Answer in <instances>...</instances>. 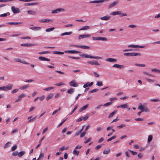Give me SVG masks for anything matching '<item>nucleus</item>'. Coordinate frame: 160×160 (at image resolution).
I'll use <instances>...</instances> for the list:
<instances>
[{
  "instance_id": "nucleus-5",
  "label": "nucleus",
  "mask_w": 160,
  "mask_h": 160,
  "mask_svg": "<svg viewBox=\"0 0 160 160\" xmlns=\"http://www.w3.org/2000/svg\"><path fill=\"white\" fill-rule=\"evenodd\" d=\"M12 11L14 13H19L20 11L19 8H16L14 6H12L11 8Z\"/></svg>"
},
{
  "instance_id": "nucleus-32",
  "label": "nucleus",
  "mask_w": 160,
  "mask_h": 160,
  "mask_svg": "<svg viewBox=\"0 0 160 160\" xmlns=\"http://www.w3.org/2000/svg\"><path fill=\"white\" fill-rule=\"evenodd\" d=\"M25 153V152L24 151H21L18 153V156L19 157H21Z\"/></svg>"
},
{
  "instance_id": "nucleus-58",
  "label": "nucleus",
  "mask_w": 160,
  "mask_h": 160,
  "mask_svg": "<svg viewBox=\"0 0 160 160\" xmlns=\"http://www.w3.org/2000/svg\"><path fill=\"white\" fill-rule=\"evenodd\" d=\"M17 148V146L16 145H14L11 148V150L12 151H15Z\"/></svg>"
},
{
  "instance_id": "nucleus-23",
  "label": "nucleus",
  "mask_w": 160,
  "mask_h": 160,
  "mask_svg": "<svg viewBox=\"0 0 160 160\" xmlns=\"http://www.w3.org/2000/svg\"><path fill=\"white\" fill-rule=\"evenodd\" d=\"M121 12L120 11L114 12L110 13L111 15H121Z\"/></svg>"
},
{
  "instance_id": "nucleus-41",
  "label": "nucleus",
  "mask_w": 160,
  "mask_h": 160,
  "mask_svg": "<svg viewBox=\"0 0 160 160\" xmlns=\"http://www.w3.org/2000/svg\"><path fill=\"white\" fill-rule=\"evenodd\" d=\"M10 15V13L8 12L4 14H2L0 15V17H5L8 15Z\"/></svg>"
},
{
  "instance_id": "nucleus-24",
  "label": "nucleus",
  "mask_w": 160,
  "mask_h": 160,
  "mask_svg": "<svg viewBox=\"0 0 160 160\" xmlns=\"http://www.w3.org/2000/svg\"><path fill=\"white\" fill-rule=\"evenodd\" d=\"M88 105L87 104L84 106L83 107L81 108L79 110V112H81L83 110L86 109L88 107Z\"/></svg>"
},
{
  "instance_id": "nucleus-63",
  "label": "nucleus",
  "mask_w": 160,
  "mask_h": 160,
  "mask_svg": "<svg viewBox=\"0 0 160 160\" xmlns=\"http://www.w3.org/2000/svg\"><path fill=\"white\" fill-rule=\"evenodd\" d=\"M18 152L17 151H15L12 153V155L14 156H16L17 155H18Z\"/></svg>"
},
{
  "instance_id": "nucleus-1",
  "label": "nucleus",
  "mask_w": 160,
  "mask_h": 160,
  "mask_svg": "<svg viewBox=\"0 0 160 160\" xmlns=\"http://www.w3.org/2000/svg\"><path fill=\"white\" fill-rule=\"evenodd\" d=\"M13 86V85L11 84H8L6 86L0 87V90L3 91H8L11 90Z\"/></svg>"
},
{
  "instance_id": "nucleus-62",
  "label": "nucleus",
  "mask_w": 160,
  "mask_h": 160,
  "mask_svg": "<svg viewBox=\"0 0 160 160\" xmlns=\"http://www.w3.org/2000/svg\"><path fill=\"white\" fill-rule=\"evenodd\" d=\"M69 58H71L72 59H79L80 58L79 57H74L72 56H68Z\"/></svg>"
},
{
  "instance_id": "nucleus-55",
  "label": "nucleus",
  "mask_w": 160,
  "mask_h": 160,
  "mask_svg": "<svg viewBox=\"0 0 160 160\" xmlns=\"http://www.w3.org/2000/svg\"><path fill=\"white\" fill-rule=\"evenodd\" d=\"M61 109V108H59L58 109L56 110L55 111H54L52 113V115H53L55 114H56L57 112H58V111H59Z\"/></svg>"
},
{
  "instance_id": "nucleus-37",
  "label": "nucleus",
  "mask_w": 160,
  "mask_h": 160,
  "mask_svg": "<svg viewBox=\"0 0 160 160\" xmlns=\"http://www.w3.org/2000/svg\"><path fill=\"white\" fill-rule=\"evenodd\" d=\"M29 87V86L28 84L25 85L21 87L20 88V89L22 90H24L26 89L28 87Z\"/></svg>"
},
{
  "instance_id": "nucleus-20",
  "label": "nucleus",
  "mask_w": 160,
  "mask_h": 160,
  "mask_svg": "<svg viewBox=\"0 0 160 160\" xmlns=\"http://www.w3.org/2000/svg\"><path fill=\"white\" fill-rule=\"evenodd\" d=\"M53 21V20L52 19H42L40 20L39 22H52Z\"/></svg>"
},
{
  "instance_id": "nucleus-61",
  "label": "nucleus",
  "mask_w": 160,
  "mask_h": 160,
  "mask_svg": "<svg viewBox=\"0 0 160 160\" xmlns=\"http://www.w3.org/2000/svg\"><path fill=\"white\" fill-rule=\"evenodd\" d=\"M150 101L151 102H159L160 101V100L157 99H151L150 100Z\"/></svg>"
},
{
  "instance_id": "nucleus-28",
  "label": "nucleus",
  "mask_w": 160,
  "mask_h": 160,
  "mask_svg": "<svg viewBox=\"0 0 160 160\" xmlns=\"http://www.w3.org/2000/svg\"><path fill=\"white\" fill-rule=\"evenodd\" d=\"M128 107V105L127 104L121 105L117 107V108H125Z\"/></svg>"
},
{
  "instance_id": "nucleus-13",
  "label": "nucleus",
  "mask_w": 160,
  "mask_h": 160,
  "mask_svg": "<svg viewBox=\"0 0 160 160\" xmlns=\"http://www.w3.org/2000/svg\"><path fill=\"white\" fill-rule=\"evenodd\" d=\"M64 52L68 53H78L80 52L79 51L75 50H67L65 51Z\"/></svg>"
},
{
  "instance_id": "nucleus-21",
  "label": "nucleus",
  "mask_w": 160,
  "mask_h": 160,
  "mask_svg": "<svg viewBox=\"0 0 160 160\" xmlns=\"http://www.w3.org/2000/svg\"><path fill=\"white\" fill-rule=\"evenodd\" d=\"M21 45L22 46H24L26 47H29L35 45L34 44L29 43L22 44Z\"/></svg>"
},
{
  "instance_id": "nucleus-60",
  "label": "nucleus",
  "mask_w": 160,
  "mask_h": 160,
  "mask_svg": "<svg viewBox=\"0 0 160 160\" xmlns=\"http://www.w3.org/2000/svg\"><path fill=\"white\" fill-rule=\"evenodd\" d=\"M85 58H92V56H91L89 55H88V54H86V55L85 56Z\"/></svg>"
},
{
  "instance_id": "nucleus-11",
  "label": "nucleus",
  "mask_w": 160,
  "mask_h": 160,
  "mask_svg": "<svg viewBox=\"0 0 160 160\" xmlns=\"http://www.w3.org/2000/svg\"><path fill=\"white\" fill-rule=\"evenodd\" d=\"M128 48H143L144 47V46H140L138 45H129L128 46Z\"/></svg>"
},
{
  "instance_id": "nucleus-15",
  "label": "nucleus",
  "mask_w": 160,
  "mask_h": 160,
  "mask_svg": "<svg viewBox=\"0 0 160 160\" xmlns=\"http://www.w3.org/2000/svg\"><path fill=\"white\" fill-rule=\"evenodd\" d=\"M106 61L110 62H115L117 61V60L116 59L112 58H108L106 59Z\"/></svg>"
},
{
  "instance_id": "nucleus-27",
  "label": "nucleus",
  "mask_w": 160,
  "mask_h": 160,
  "mask_svg": "<svg viewBox=\"0 0 160 160\" xmlns=\"http://www.w3.org/2000/svg\"><path fill=\"white\" fill-rule=\"evenodd\" d=\"M110 18V16H104L103 17H101L100 18V19L101 20H108V19H109Z\"/></svg>"
},
{
  "instance_id": "nucleus-26",
  "label": "nucleus",
  "mask_w": 160,
  "mask_h": 160,
  "mask_svg": "<svg viewBox=\"0 0 160 160\" xmlns=\"http://www.w3.org/2000/svg\"><path fill=\"white\" fill-rule=\"evenodd\" d=\"M27 12L28 14L30 15H34L36 14V12L32 10L28 11Z\"/></svg>"
},
{
  "instance_id": "nucleus-50",
  "label": "nucleus",
  "mask_w": 160,
  "mask_h": 160,
  "mask_svg": "<svg viewBox=\"0 0 160 160\" xmlns=\"http://www.w3.org/2000/svg\"><path fill=\"white\" fill-rule=\"evenodd\" d=\"M96 85L100 87L102 85V81H98L97 82Z\"/></svg>"
},
{
  "instance_id": "nucleus-47",
  "label": "nucleus",
  "mask_w": 160,
  "mask_h": 160,
  "mask_svg": "<svg viewBox=\"0 0 160 160\" xmlns=\"http://www.w3.org/2000/svg\"><path fill=\"white\" fill-rule=\"evenodd\" d=\"M80 48H82V49H89L90 47L89 46H83V45H80Z\"/></svg>"
},
{
  "instance_id": "nucleus-17",
  "label": "nucleus",
  "mask_w": 160,
  "mask_h": 160,
  "mask_svg": "<svg viewBox=\"0 0 160 160\" xmlns=\"http://www.w3.org/2000/svg\"><path fill=\"white\" fill-rule=\"evenodd\" d=\"M93 84V82H91L90 83H89V82H87L86 84H85L83 86V87L84 88H88V86H92Z\"/></svg>"
},
{
  "instance_id": "nucleus-33",
  "label": "nucleus",
  "mask_w": 160,
  "mask_h": 160,
  "mask_svg": "<svg viewBox=\"0 0 160 160\" xmlns=\"http://www.w3.org/2000/svg\"><path fill=\"white\" fill-rule=\"evenodd\" d=\"M41 28V27H32L30 28V29L33 30H38L39 29H40Z\"/></svg>"
},
{
  "instance_id": "nucleus-7",
  "label": "nucleus",
  "mask_w": 160,
  "mask_h": 160,
  "mask_svg": "<svg viewBox=\"0 0 160 160\" xmlns=\"http://www.w3.org/2000/svg\"><path fill=\"white\" fill-rule=\"evenodd\" d=\"M108 1V0H98L90 1V3H98L101 2H103L105 1Z\"/></svg>"
},
{
  "instance_id": "nucleus-31",
  "label": "nucleus",
  "mask_w": 160,
  "mask_h": 160,
  "mask_svg": "<svg viewBox=\"0 0 160 160\" xmlns=\"http://www.w3.org/2000/svg\"><path fill=\"white\" fill-rule=\"evenodd\" d=\"M72 33V32H65L62 33L61 34V36H63L64 35H70Z\"/></svg>"
},
{
  "instance_id": "nucleus-54",
  "label": "nucleus",
  "mask_w": 160,
  "mask_h": 160,
  "mask_svg": "<svg viewBox=\"0 0 160 160\" xmlns=\"http://www.w3.org/2000/svg\"><path fill=\"white\" fill-rule=\"evenodd\" d=\"M126 126V125H125V124H122V125H119V126H117V128H121L123 127H124Z\"/></svg>"
},
{
  "instance_id": "nucleus-22",
  "label": "nucleus",
  "mask_w": 160,
  "mask_h": 160,
  "mask_svg": "<svg viewBox=\"0 0 160 160\" xmlns=\"http://www.w3.org/2000/svg\"><path fill=\"white\" fill-rule=\"evenodd\" d=\"M141 54L140 53L136 52L130 53V56H141Z\"/></svg>"
},
{
  "instance_id": "nucleus-43",
  "label": "nucleus",
  "mask_w": 160,
  "mask_h": 160,
  "mask_svg": "<svg viewBox=\"0 0 160 160\" xmlns=\"http://www.w3.org/2000/svg\"><path fill=\"white\" fill-rule=\"evenodd\" d=\"M152 139V135H150L148 136V142H151Z\"/></svg>"
},
{
  "instance_id": "nucleus-48",
  "label": "nucleus",
  "mask_w": 160,
  "mask_h": 160,
  "mask_svg": "<svg viewBox=\"0 0 160 160\" xmlns=\"http://www.w3.org/2000/svg\"><path fill=\"white\" fill-rule=\"evenodd\" d=\"M50 52L49 51H42L41 52H39L38 54H46V53H50Z\"/></svg>"
},
{
  "instance_id": "nucleus-57",
  "label": "nucleus",
  "mask_w": 160,
  "mask_h": 160,
  "mask_svg": "<svg viewBox=\"0 0 160 160\" xmlns=\"http://www.w3.org/2000/svg\"><path fill=\"white\" fill-rule=\"evenodd\" d=\"M67 118L65 119L64 120H63V121H62L58 126V127H59L61 126L64 123V122L66 120Z\"/></svg>"
},
{
  "instance_id": "nucleus-10",
  "label": "nucleus",
  "mask_w": 160,
  "mask_h": 160,
  "mask_svg": "<svg viewBox=\"0 0 160 160\" xmlns=\"http://www.w3.org/2000/svg\"><path fill=\"white\" fill-rule=\"evenodd\" d=\"M15 61L16 62H21L22 63L28 64L29 63L26 62L24 60L22 61L19 58H15L14 59Z\"/></svg>"
},
{
  "instance_id": "nucleus-9",
  "label": "nucleus",
  "mask_w": 160,
  "mask_h": 160,
  "mask_svg": "<svg viewBox=\"0 0 160 160\" xmlns=\"http://www.w3.org/2000/svg\"><path fill=\"white\" fill-rule=\"evenodd\" d=\"M25 94L23 93L18 96V98L15 100V102H17L21 100L22 98L26 96Z\"/></svg>"
},
{
  "instance_id": "nucleus-2",
  "label": "nucleus",
  "mask_w": 160,
  "mask_h": 160,
  "mask_svg": "<svg viewBox=\"0 0 160 160\" xmlns=\"http://www.w3.org/2000/svg\"><path fill=\"white\" fill-rule=\"evenodd\" d=\"M139 104L140 105L138 107V109L142 111V112H149V110L148 108L146 107H144L141 103H140Z\"/></svg>"
},
{
  "instance_id": "nucleus-53",
  "label": "nucleus",
  "mask_w": 160,
  "mask_h": 160,
  "mask_svg": "<svg viewBox=\"0 0 160 160\" xmlns=\"http://www.w3.org/2000/svg\"><path fill=\"white\" fill-rule=\"evenodd\" d=\"M112 102H108L104 104H103V106L104 107H106V106H108L111 105L112 104Z\"/></svg>"
},
{
  "instance_id": "nucleus-46",
  "label": "nucleus",
  "mask_w": 160,
  "mask_h": 160,
  "mask_svg": "<svg viewBox=\"0 0 160 160\" xmlns=\"http://www.w3.org/2000/svg\"><path fill=\"white\" fill-rule=\"evenodd\" d=\"M151 71L152 72H158V73H160V70H158L156 69H151Z\"/></svg>"
},
{
  "instance_id": "nucleus-56",
  "label": "nucleus",
  "mask_w": 160,
  "mask_h": 160,
  "mask_svg": "<svg viewBox=\"0 0 160 160\" xmlns=\"http://www.w3.org/2000/svg\"><path fill=\"white\" fill-rule=\"evenodd\" d=\"M135 65L139 67H145V65L144 64H138V63H135L134 64Z\"/></svg>"
},
{
  "instance_id": "nucleus-4",
  "label": "nucleus",
  "mask_w": 160,
  "mask_h": 160,
  "mask_svg": "<svg viewBox=\"0 0 160 160\" xmlns=\"http://www.w3.org/2000/svg\"><path fill=\"white\" fill-rule=\"evenodd\" d=\"M87 62L88 63H89L90 64H91L92 65H95L99 66L100 65L99 63L98 62V61H97L93 60L92 61H88Z\"/></svg>"
},
{
  "instance_id": "nucleus-49",
  "label": "nucleus",
  "mask_w": 160,
  "mask_h": 160,
  "mask_svg": "<svg viewBox=\"0 0 160 160\" xmlns=\"http://www.w3.org/2000/svg\"><path fill=\"white\" fill-rule=\"evenodd\" d=\"M98 90H99L98 89H93V90L90 91L89 92V93H93L94 92H96L98 91Z\"/></svg>"
},
{
  "instance_id": "nucleus-45",
  "label": "nucleus",
  "mask_w": 160,
  "mask_h": 160,
  "mask_svg": "<svg viewBox=\"0 0 160 160\" xmlns=\"http://www.w3.org/2000/svg\"><path fill=\"white\" fill-rule=\"evenodd\" d=\"M54 88V87H48L44 89V90L45 91H50L52 89H53Z\"/></svg>"
},
{
  "instance_id": "nucleus-44",
  "label": "nucleus",
  "mask_w": 160,
  "mask_h": 160,
  "mask_svg": "<svg viewBox=\"0 0 160 160\" xmlns=\"http://www.w3.org/2000/svg\"><path fill=\"white\" fill-rule=\"evenodd\" d=\"M110 152V149H108V150H105L103 152V153L104 154H108Z\"/></svg>"
},
{
  "instance_id": "nucleus-35",
  "label": "nucleus",
  "mask_w": 160,
  "mask_h": 160,
  "mask_svg": "<svg viewBox=\"0 0 160 160\" xmlns=\"http://www.w3.org/2000/svg\"><path fill=\"white\" fill-rule=\"evenodd\" d=\"M52 53L54 54H64V52L59 51H53L52 52Z\"/></svg>"
},
{
  "instance_id": "nucleus-38",
  "label": "nucleus",
  "mask_w": 160,
  "mask_h": 160,
  "mask_svg": "<svg viewBox=\"0 0 160 160\" xmlns=\"http://www.w3.org/2000/svg\"><path fill=\"white\" fill-rule=\"evenodd\" d=\"M55 29V28L54 27H52L50 28H47L46 29L45 31L46 32H49L52 31L53 30Z\"/></svg>"
},
{
  "instance_id": "nucleus-34",
  "label": "nucleus",
  "mask_w": 160,
  "mask_h": 160,
  "mask_svg": "<svg viewBox=\"0 0 160 160\" xmlns=\"http://www.w3.org/2000/svg\"><path fill=\"white\" fill-rule=\"evenodd\" d=\"M117 112V111H114L113 112L111 113L108 116V118H110L112 117L116 112Z\"/></svg>"
},
{
  "instance_id": "nucleus-36",
  "label": "nucleus",
  "mask_w": 160,
  "mask_h": 160,
  "mask_svg": "<svg viewBox=\"0 0 160 160\" xmlns=\"http://www.w3.org/2000/svg\"><path fill=\"white\" fill-rule=\"evenodd\" d=\"M74 89L73 88H70V89L68 90L67 92L69 94H71L74 91Z\"/></svg>"
},
{
  "instance_id": "nucleus-42",
  "label": "nucleus",
  "mask_w": 160,
  "mask_h": 160,
  "mask_svg": "<svg viewBox=\"0 0 160 160\" xmlns=\"http://www.w3.org/2000/svg\"><path fill=\"white\" fill-rule=\"evenodd\" d=\"M116 138V135L113 136H112V137H111L110 138H108V139L107 140V141L108 142H109L110 141L115 138Z\"/></svg>"
},
{
  "instance_id": "nucleus-64",
  "label": "nucleus",
  "mask_w": 160,
  "mask_h": 160,
  "mask_svg": "<svg viewBox=\"0 0 160 160\" xmlns=\"http://www.w3.org/2000/svg\"><path fill=\"white\" fill-rule=\"evenodd\" d=\"M18 89H15L13 90L12 91L11 93H12V94L14 93H16V92H17V91H18Z\"/></svg>"
},
{
  "instance_id": "nucleus-6",
  "label": "nucleus",
  "mask_w": 160,
  "mask_h": 160,
  "mask_svg": "<svg viewBox=\"0 0 160 160\" xmlns=\"http://www.w3.org/2000/svg\"><path fill=\"white\" fill-rule=\"evenodd\" d=\"M91 36L90 34H83L80 35L78 36V39L80 40L81 39H82L83 38H86L89 37Z\"/></svg>"
},
{
  "instance_id": "nucleus-52",
  "label": "nucleus",
  "mask_w": 160,
  "mask_h": 160,
  "mask_svg": "<svg viewBox=\"0 0 160 160\" xmlns=\"http://www.w3.org/2000/svg\"><path fill=\"white\" fill-rule=\"evenodd\" d=\"M11 144V142H8L7 143L4 147V148H6L9 147L10 146V144Z\"/></svg>"
},
{
  "instance_id": "nucleus-16",
  "label": "nucleus",
  "mask_w": 160,
  "mask_h": 160,
  "mask_svg": "<svg viewBox=\"0 0 160 160\" xmlns=\"http://www.w3.org/2000/svg\"><path fill=\"white\" fill-rule=\"evenodd\" d=\"M124 67V66L123 65L118 64H115L112 66V67H115L119 69H121Z\"/></svg>"
},
{
  "instance_id": "nucleus-8",
  "label": "nucleus",
  "mask_w": 160,
  "mask_h": 160,
  "mask_svg": "<svg viewBox=\"0 0 160 160\" xmlns=\"http://www.w3.org/2000/svg\"><path fill=\"white\" fill-rule=\"evenodd\" d=\"M64 11V9L62 8H57L55 10H53L52 11L51 13H52L54 14V13H58L59 12H60L61 11Z\"/></svg>"
},
{
  "instance_id": "nucleus-25",
  "label": "nucleus",
  "mask_w": 160,
  "mask_h": 160,
  "mask_svg": "<svg viewBox=\"0 0 160 160\" xmlns=\"http://www.w3.org/2000/svg\"><path fill=\"white\" fill-rule=\"evenodd\" d=\"M38 4V3H25L24 5L25 6H32V5H36Z\"/></svg>"
},
{
  "instance_id": "nucleus-18",
  "label": "nucleus",
  "mask_w": 160,
  "mask_h": 160,
  "mask_svg": "<svg viewBox=\"0 0 160 160\" xmlns=\"http://www.w3.org/2000/svg\"><path fill=\"white\" fill-rule=\"evenodd\" d=\"M22 23H23L22 22H8L6 23L8 24L14 25H17Z\"/></svg>"
},
{
  "instance_id": "nucleus-19",
  "label": "nucleus",
  "mask_w": 160,
  "mask_h": 160,
  "mask_svg": "<svg viewBox=\"0 0 160 160\" xmlns=\"http://www.w3.org/2000/svg\"><path fill=\"white\" fill-rule=\"evenodd\" d=\"M38 59L39 60L41 61H49L50 59L44 57L40 56L39 57Z\"/></svg>"
},
{
  "instance_id": "nucleus-3",
  "label": "nucleus",
  "mask_w": 160,
  "mask_h": 160,
  "mask_svg": "<svg viewBox=\"0 0 160 160\" xmlns=\"http://www.w3.org/2000/svg\"><path fill=\"white\" fill-rule=\"evenodd\" d=\"M92 39L93 40H101V41H107V38L105 37H93Z\"/></svg>"
},
{
  "instance_id": "nucleus-39",
  "label": "nucleus",
  "mask_w": 160,
  "mask_h": 160,
  "mask_svg": "<svg viewBox=\"0 0 160 160\" xmlns=\"http://www.w3.org/2000/svg\"><path fill=\"white\" fill-rule=\"evenodd\" d=\"M36 118H37V116H36V117H34L33 118L31 119H30L28 121V122L31 123V122H33L36 120Z\"/></svg>"
},
{
  "instance_id": "nucleus-30",
  "label": "nucleus",
  "mask_w": 160,
  "mask_h": 160,
  "mask_svg": "<svg viewBox=\"0 0 160 160\" xmlns=\"http://www.w3.org/2000/svg\"><path fill=\"white\" fill-rule=\"evenodd\" d=\"M90 29V27L89 26H85L84 27H83L81 28L80 29H79V30H88Z\"/></svg>"
},
{
  "instance_id": "nucleus-59",
  "label": "nucleus",
  "mask_w": 160,
  "mask_h": 160,
  "mask_svg": "<svg viewBox=\"0 0 160 160\" xmlns=\"http://www.w3.org/2000/svg\"><path fill=\"white\" fill-rule=\"evenodd\" d=\"M86 131H84L80 135V137L82 138L83 137L85 134H86Z\"/></svg>"
},
{
  "instance_id": "nucleus-51",
  "label": "nucleus",
  "mask_w": 160,
  "mask_h": 160,
  "mask_svg": "<svg viewBox=\"0 0 160 160\" xmlns=\"http://www.w3.org/2000/svg\"><path fill=\"white\" fill-rule=\"evenodd\" d=\"M128 151L130 152H131L133 155H136L137 154V152H134L131 150H128Z\"/></svg>"
},
{
  "instance_id": "nucleus-40",
  "label": "nucleus",
  "mask_w": 160,
  "mask_h": 160,
  "mask_svg": "<svg viewBox=\"0 0 160 160\" xmlns=\"http://www.w3.org/2000/svg\"><path fill=\"white\" fill-rule=\"evenodd\" d=\"M79 152V151H77L76 149H74L73 151V153L74 155L78 156Z\"/></svg>"
},
{
  "instance_id": "nucleus-29",
  "label": "nucleus",
  "mask_w": 160,
  "mask_h": 160,
  "mask_svg": "<svg viewBox=\"0 0 160 160\" xmlns=\"http://www.w3.org/2000/svg\"><path fill=\"white\" fill-rule=\"evenodd\" d=\"M53 95L52 93L49 94L46 98V100L48 101L50 99L52 98L53 97Z\"/></svg>"
},
{
  "instance_id": "nucleus-12",
  "label": "nucleus",
  "mask_w": 160,
  "mask_h": 160,
  "mask_svg": "<svg viewBox=\"0 0 160 160\" xmlns=\"http://www.w3.org/2000/svg\"><path fill=\"white\" fill-rule=\"evenodd\" d=\"M118 1H116L113 2L111 3L108 6V8H111L115 6H116L118 3Z\"/></svg>"
},
{
  "instance_id": "nucleus-14",
  "label": "nucleus",
  "mask_w": 160,
  "mask_h": 160,
  "mask_svg": "<svg viewBox=\"0 0 160 160\" xmlns=\"http://www.w3.org/2000/svg\"><path fill=\"white\" fill-rule=\"evenodd\" d=\"M70 86L73 87H76L78 86L76 82L74 80H73L69 82Z\"/></svg>"
}]
</instances>
